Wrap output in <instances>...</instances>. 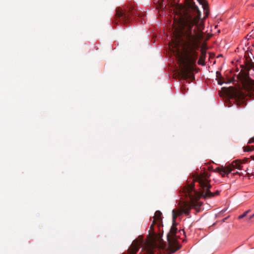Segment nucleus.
<instances>
[{
	"label": "nucleus",
	"mask_w": 254,
	"mask_h": 254,
	"mask_svg": "<svg viewBox=\"0 0 254 254\" xmlns=\"http://www.w3.org/2000/svg\"><path fill=\"white\" fill-rule=\"evenodd\" d=\"M138 15L137 10L133 6H127L124 9L118 7L116 10V20L122 23H127L131 20V17Z\"/></svg>",
	"instance_id": "20e7f679"
},
{
	"label": "nucleus",
	"mask_w": 254,
	"mask_h": 254,
	"mask_svg": "<svg viewBox=\"0 0 254 254\" xmlns=\"http://www.w3.org/2000/svg\"><path fill=\"white\" fill-rule=\"evenodd\" d=\"M254 150V146H247L244 148V152H249L251 151H252Z\"/></svg>",
	"instance_id": "ddd939ff"
},
{
	"label": "nucleus",
	"mask_w": 254,
	"mask_h": 254,
	"mask_svg": "<svg viewBox=\"0 0 254 254\" xmlns=\"http://www.w3.org/2000/svg\"><path fill=\"white\" fill-rule=\"evenodd\" d=\"M216 79H217V82L219 85H222L223 83H225L224 79L222 76L221 72L220 71H216Z\"/></svg>",
	"instance_id": "1a4fd4ad"
},
{
	"label": "nucleus",
	"mask_w": 254,
	"mask_h": 254,
	"mask_svg": "<svg viewBox=\"0 0 254 254\" xmlns=\"http://www.w3.org/2000/svg\"><path fill=\"white\" fill-rule=\"evenodd\" d=\"M176 221V220H175ZM178 229L176 227V221L171 226L169 232L167 234V246L164 245L161 242L158 244L155 241H152L147 243L145 246L142 247L139 254H161V251H164V254H172L179 250L181 246L177 239ZM143 245V242L136 241L132 243L130 247L128 249L127 254H136L141 246Z\"/></svg>",
	"instance_id": "f03ea898"
},
{
	"label": "nucleus",
	"mask_w": 254,
	"mask_h": 254,
	"mask_svg": "<svg viewBox=\"0 0 254 254\" xmlns=\"http://www.w3.org/2000/svg\"><path fill=\"white\" fill-rule=\"evenodd\" d=\"M196 182L199 183V186L202 189V195L204 197H212L220 194V191L216 190L214 192H212L210 190L211 186L210 185L209 181L202 176H197L193 180V182Z\"/></svg>",
	"instance_id": "39448f33"
},
{
	"label": "nucleus",
	"mask_w": 254,
	"mask_h": 254,
	"mask_svg": "<svg viewBox=\"0 0 254 254\" xmlns=\"http://www.w3.org/2000/svg\"><path fill=\"white\" fill-rule=\"evenodd\" d=\"M206 57V53L201 52L200 57H199V60L197 62V64L202 66L205 65V60Z\"/></svg>",
	"instance_id": "9d476101"
},
{
	"label": "nucleus",
	"mask_w": 254,
	"mask_h": 254,
	"mask_svg": "<svg viewBox=\"0 0 254 254\" xmlns=\"http://www.w3.org/2000/svg\"><path fill=\"white\" fill-rule=\"evenodd\" d=\"M246 64L248 70L254 68V63L252 61V60H251V62L247 61Z\"/></svg>",
	"instance_id": "f8f14e48"
},
{
	"label": "nucleus",
	"mask_w": 254,
	"mask_h": 254,
	"mask_svg": "<svg viewBox=\"0 0 254 254\" xmlns=\"http://www.w3.org/2000/svg\"><path fill=\"white\" fill-rule=\"evenodd\" d=\"M233 175H237V174L241 175V173H239V172H236L233 173Z\"/></svg>",
	"instance_id": "a211bd4d"
},
{
	"label": "nucleus",
	"mask_w": 254,
	"mask_h": 254,
	"mask_svg": "<svg viewBox=\"0 0 254 254\" xmlns=\"http://www.w3.org/2000/svg\"><path fill=\"white\" fill-rule=\"evenodd\" d=\"M181 231H182L183 232L184 234L185 233V231H184V230L183 229V230H180V231H179V232H180Z\"/></svg>",
	"instance_id": "6ab92c4d"
},
{
	"label": "nucleus",
	"mask_w": 254,
	"mask_h": 254,
	"mask_svg": "<svg viewBox=\"0 0 254 254\" xmlns=\"http://www.w3.org/2000/svg\"><path fill=\"white\" fill-rule=\"evenodd\" d=\"M200 12L198 16L186 14L182 18L181 25L184 29L182 31V46L185 60L190 66L195 64L198 57L197 50L199 48L196 31L192 30L194 25L198 26L200 19Z\"/></svg>",
	"instance_id": "f257e3e1"
},
{
	"label": "nucleus",
	"mask_w": 254,
	"mask_h": 254,
	"mask_svg": "<svg viewBox=\"0 0 254 254\" xmlns=\"http://www.w3.org/2000/svg\"><path fill=\"white\" fill-rule=\"evenodd\" d=\"M155 223H153V222H152V224H151V225L150 226V231H153V226L155 224Z\"/></svg>",
	"instance_id": "f3484780"
},
{
	"label": "nucleus",
	"mask_w": 254,
	"mask_h": 254,
	"mask_svg": "<svg viewBox=\"0 0 254 254\" xmlns=\"http://www.w3.org/2000/svg\"><path fill=\"white\" fill-rule=\"evenodd\" d=\"M250 211V210H247L245 212H244L242 214L240 215L238 217V219H242L245 217H246L248 214V213Z\"/></svg>",
	"instance_id": "4468645a"
},
{
	"label": "nucleus",
	"mask_w": 254,
	"mask_h": 254,
	"mask_svg": "<svg viewBox=\"0 0 254 254\" xmlns=\"http://www.w3.org/2000/svg\"><path fill=\"white\" fill-rule=\"evenodd\" d=\"M162 220V213L160 211L157 210L153 216V223H157V222L161 223Z\"/></svg>",
	"instance_id": "0eeeda50"
},
{
	"label": "nucleus",
	"mask_w": 254,
	"mask_h": 254,
	"mask_svg": "<svg viewBox=\"0 0 254 254\" xmlns=\"http://www.w3.org/2000/svg\"><path fill=\"white\" fill-rule=\"evenodd\" d=\"M243 163L240 160H235L233 161L231 164H229L228 166H226V168L227 171H228L227 175H229L230 173H231L233 170L235 169H237L238 170H243V168L244 166L243 165ZM248 169L247 168L246 170L244 169L245 172H247Z\"/></svg>",
	"instance_id": "423d86ee"
},
{
	"label": "nucleus",
	"mask_w": 254,
	"mask_h": 254,
	"mask_svg": "<svg viewBox=\"0 0 254 254\" xmlns=\"http://www.w3.org/2000/svg\"><path fill=\"white\" fill-rule=\"evenodd\" d=\"M246 88L247 89H248L250 92H253L254 91V80H250V81H248L246 84Z\"/></svg>",
	"instance_id": "9b49d317"
},
{
	"label": "nucleus",
	"mask_w": 254,
	"mask_h": 254,
	"mask_svg": "<svg viewBox=\"0 0 254 254\" xmlns=\"http://www.w3.org/2000/svg\"><path fill=\"white\" fill-rule=\"evenodd\" d=\"M254 142V136L251 138L248 142V143H252Z\"/></svg>",
	"instance_id": "2eb2a0df"
},
{
	"label": "nucleus",
	"mask_w": 254,
	"mask_h": 254,
	"mask_svg": "<svg viewBox=\"0 0 254 254\" xmlns=\"http://www.w3.org/2000/svg\"><path fill=\"white\" fill-rule=\"evenodd\" d=\"M251 158L254 160V155L251 156Z\"/></svg>",
	"instance_id": "aec40b11"
},
{
	"label": "nucleus",
	"mask_w": 254,
	"mask_h": 254,
	"mask_svg": "<svg viewBox=\"0 0 254 254\" xmlns=\"http://www.w3.org/2000/svg\"><path fill=\"white\" fill-rule=\"evenodd\" d=\"M253 59H254V56H253Z\"/></svg>",
	"instance_id": "412c9836"
},
{
	"label": "nucleus",
	"mask_w": 254,
	"mask_h": 254,
	"mask_svg": "<svg viewBox=\"0 0 254 254\" xmlns=\"http://www.w3.org/2000/svg\"><path fill=\"white\" fill-rule=\"evenodd\" d=\"M184 193L186 196L190 198L191 206H187L182 210L176 211L173 209L172 210V218L174 222L178 216L183 214H185L188 216L189 215L191 207L195 206L196 205V201L198 200V198L196 196L197 194V192L194 190V183H191L188 185L187 187H185L184 189Z\"/></svg>",
	"instance_id": "7ed1b4c3"
},
{
	"label": "nucleus",
	"mask_w": 254,
	"mask_h": 254,
	"mask_svg": "<svg viewBox=\"0 0 254 254\" xmlns=\"http://www.w3.org/2000/svg\"><path fill=\"white\" fill-rule=\"evenodd\" d=\"M215 172L218 173L220 175H222V177H224L225 175L228 176L227 173L228 171L226 170V166L225 168H220L219 167H217L215 169Z\"/></svg>",
	"instance_id": "6e6552de"
},
{
	"label": "nucleus",
	"mask_w": 254,
	"mask_h": 254,
	"mask_svg": "<svg viewBox=\"0 0 254 254\" xmlns=\"http://www.w3.org/2000/svg\"><path fill=\"white\" fill-rule=\"evenodd\" d=\"M254 217V213L253 215L250 216L249 217H246L245 220L247 221H249V220H251L252 218H253Z\"/></svg>",
	"instance_id": "dca6fc26"
}]
</instances>
